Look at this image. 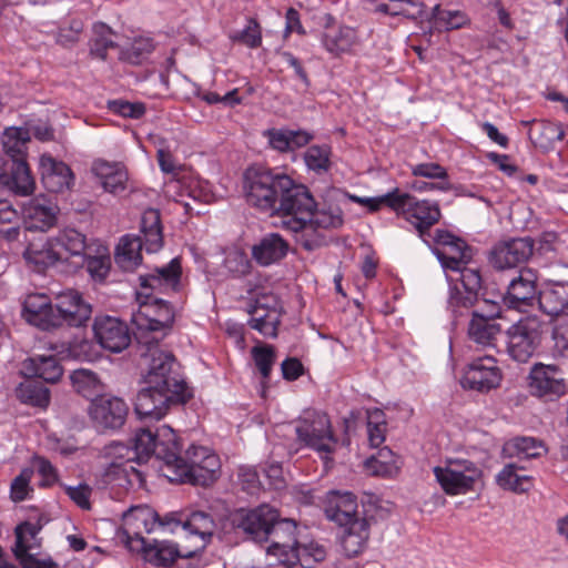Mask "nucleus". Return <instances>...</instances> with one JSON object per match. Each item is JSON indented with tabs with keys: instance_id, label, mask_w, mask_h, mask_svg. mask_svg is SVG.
I'll return each instance as SVG.
<instances>
[{
	"instance_id": "nucleus-1",
	"label": "nucleus",
	"mask_w": 568,
	"mask_h": 568,
	"mask_svg": "<svg viewBox=\"0 0 568 568\" xmlns=\"http://www.w3.org/2000/svg\"><path fill=\"white\" fill-rule=\"evenodd\" d=\"M161 430L159 459L164 462L170 471L166 476L171 481L209 486L217 479L221 462L211 448L192 444L182 457V447L174 428Z\"/></svg>"
},
{
	"instance_id": "nucleus-2",
	"label": "nucleus",
	"mask_w": 568,
	"mask_h": 568,
	"mask_svg": "<svg viewBox=\"0 0 568 568\" xmlns=\"http://www.w3.org/2000/svg\"><path fill=\"white\" fill-rule=\"evenodd\" d=\"M486 288L480 270H466L462 284L448 280L446 311L452 324L457 327L470 316H480L485 321L496 322L501 314L499 303L485 298Z\"/></svg>"
},
{
	"instance_id": "nucleus-3",
	"label": "nucleus",
	"mask_w": 568,
	"mask_h": 568,
	"mask_svg": "<svg viewBox=\"0 0 568 568\" xmlns=\"http://www.w3.org/2000/svg\"><path fill=\"white\" fill-rule=\"evenodd\" d=\"M30 131L10 126L2 134L3 154H0V190L17 195H29L34 189V180L27 163V149Z\"/></svg>"
},
{
	"instance_id": "nucleus-4",
	"label": "nucleus",
	"mask_w": 568,
	"mask_h": 568,
	"mask_svg": "<svg viewBox=\"0 0 568 568\" xmlns=\"http://www.w3.org/2000/svg\"><path fill=\"white\" fill-rule=\"evenodd\" d=\"M142 378L145 386L155 390L173 392L181 395H192L186 383L174 368L178 363L171 352L160 348V338L156 336H138Z\"/></svg>"
},
{
	"instance_id": "nucleus-5",
	"label": "nucleus",
	"mask_w": 568,
	"mask_h": 568,
	"mask_svg": "<svg viewBox=\"0 0 568 568\" xmlns=\"http://www.w3.org/2000/svg\"><path fill=\"white\" fill-rule=\"evenodd\" d=\"M292 185V178L277 169L254 164L243 173V191L246 203L273 216L285 190Z\"/></svg>"
},
{
	"instance_id": "nucleus-6",
	"label": "nucleus",
	"mask_w": 568,
	"mask_h": 568,
	"mask_svg": "<svg viewBox=\"0 0 568 568\" xmlns=\"http://www.w3.org/2000/svg\"><path fill=\"white\" fill-rule=\"evenodd\" d=\"M126 520H135L136 526L142 524L146 532L154 530L155 526H165L171 523L182 525V528L191 536L200 537L201 545L194 550L196 554L203 550L213 536L216 524L211 514L205 511H192L185 519H176L174 515L166 516L164 521L158 520V514L149 506H136L129 509L125 515Z\"/></svg>"
},
{
	"instance_id": "nucleus-7",
	"label": "nucleus",
	"mask_w": 568,
	"mask_h": 568,
	"mask_svg": "<svg viewBox=\"0 0 568 568\" xmlns=\"http://www.w3.org/2000/svg\"><path fill=\"white\" fill-rule=\"evenodd\" d=\"M326 517L345 527L344 542L361 547L369 537V524L357 517V498L351 491H329L325 505Z\"/></svg>"
},
{
	"instance_id": "nucleus-8",
	"label": "nucleus",
	"mask_w": 568,
	"mask_h": 568,
	"mask_svg": "<svg viewBox=\"0 0 568 568\" xmlns=\"http://www.w3.org/2000/svg\"><path fill=\"white\" fill-rule=\"evenodd\" d=\"M232 525L257 542L267 540L271 534L277 535L280 530L286 529L293 532L296 528L293 520L278 521V511L268 505L236 511L232 516Z\"/></svg>"
},
{
	"instance_id": "nucleus-9",
	"label": "nucleus",
	"mask_w": 568,
	"mask_h": 568,
	"mask_svg": "<svg viewBox=\"0 0 568 568\" xmlns=\"http://www.w3.org/2000/svg\"><path fill=\"white\" fill-rule=\"evenodd\" d=\"M316 202L310 190L292 179V185L284 191L274 215L282 216L283 225L292 232L307 230Z\"/></svg>"
},
{
	"instance_id": "nucleus-10",
	"label": "nucleus",
	"mask_w": 568,
	"mask_h": 568,
	"mask_svg": "<svg viewBox=\"0 0 568 568\" xmlns=\"http://www.w3.org/2000/svg\"><path fill=\"white\" fill-rule=\"evenodd\" d=\"M506 352L517 363H527L540 348L542 325L534 317L520 318L506 333Z\"/></svg>"
},
{
	"instance_id": "nucleus-11",
	"label": "nucleus",
	"mask_w": 568,
	"mask_h": 568,
	"mask_svg": "<svg viewBox=\"0 0 568 568\" xmlns=\"http://www.w3.org/2000/svg\"><path fill=\"white\" fill-rule=\"evenodd\" d=\"M435 478L445 494L465 495L473 491L483 473L471 460L449 458L444 466L433 469Z\"/></svg>"
},
{
	"instance_id": "nucleus-12",
	"label": "nucleus",
	"mask_w": 568,
	"mask_h": 568,
	"mask_svg": "<svg viewBox=\"0 0 568 568\" xmlns=\"http://www.w3.org/2000/svg\"><path fill=\"white\" fill-rule=\"evenodd\" d=\"M47 523V517L39 515L34 521L26 520L16 526L12 552L22 568H58V564L51 557L39 559L30 554V550L41 547V538L38 535Z\"/></svg>"
},
{
	"instance_id": "nucleus-13",
	"label": "nucleus",
	"mask_w": 568,
	"mask_h": 568,
	"mask_svg": "<svg viewBox=\"0 0 568 568\" xmlns=\"http://www.w3.org/2000/svg\"><path fill=\"white\" fill-rule=\"evenodd\" d=\"M161 435V428H156V433H152L151 428H139L132 446L113 443L105 448V455L112 458L111 463L143 467L152 455L159 459Z\"/></svg>"
},
{
	"instance_id": "nucleus-14",
	"label": "nucleus",
	"mask_w": 568,
	"mask_h": 568,
	"mask_svg": "<svg viewBox=\"0 0 568 568\" xmlns=\"http://www.w3.org/2000/svg\"><path fill=\"white\" fill-rule=\"evenodd\" d=\"M247 325L266 338L278 336V326L285 314L281 300L274 294H261L246 305Z\"/></svg>"
},
{
	"instance_id": "nucleus-15",
	"label": "nucleus",
	"mask_w": 568,
	"mask_h": 568,
	"mask_svg": "<svg viewBox=\"0 0 568 568\" xmlns=\"http://www.w3.org/2000/svg\"><path fill=\"white\" fill-rule=\"evenodd\" d=\"M149 302L140 306L139 312L133 316V322L140 331L139 336H156L160 341L166 336L174 322V310L172 305L158 297L146 296Z\"/></svg>"
},
{
	"instance_id": "nucleus-16",
	"label": "nucleus",
	"mask_w": 568,
	"mask_h": 568,
	"mask_svg": "<svg viewBox=\"0 0 568 568\" xmlns=\"http://www.w3.org/2000/svg\"><path fill=\"white\" fill-rule=\"evenodd\" d=\"M191 397L178 390L162 392L145 386L136 395L134 412L142 423L159 422L166 415L170 404H185Z\"/></svg>"
},
{
	"instance_id": "nucleus-17",
	"label": "nucleus",
	"mask_w": 568,
	"mask_h": 568,
	"mask_svg": "<svg viewBox=\"0 0 568 568\" xmlns=\"http://www.w3.org/2000/svg\"><path fill=\"white\" fill-rule=\"evenodd\" d=\"M536 271L524 267L518 275L513 277L503 295L504 304L514 310L526 312L528 308L538 305L539 288Z\"/></svg>"
},
{
	"instance_id": "nucleus-18",
	"label": "nucleus",
	"mask_w": 568,
	"mask_h": 568,
	"mask_svg": "<svg viewBox=\"0 0 568 568\" xmlns=\"http://www.w3.org/2000/svg\"><path fill=\"white\" fill-rule=\"evenodd\" d=\"M535 242L531 237H513L496 243L489 252V263L496 270L518 267L532 256Z\"/></svg>"
},
{
	"instance_id": "nucleus-19",
	"label": "nucleus",
	"mask_w": 568,
	"mask_h": 568,
	"mask_svg": "<svg viewBox=\"0 0 568 568\" xmlns=\"http://www.w3.org/2000/svg\"><path fill=\"white\" fill-rule=\"evenodd\" d=\"M93 334L98 344L111 353H121L131 344V331L126 322L110 315L97 316Z\"/></svg>"
},
{
	"instance_id": "nucleus-20",
	"label": "nucleus",
	"mask_w": 568,
	"mask_h": 568,
	"mask_svg": "<svg viewBox=\"0 0 568 568\" xmlns=\"http://www.w3.org/2000/svg\"><path fill=\"white\" fill-rule=\"evenodd\" d=\"M501 377L497 361L493 356H484L466 365L460 384L465 389L485 393L498 387Z\"/></svg>"
},
{
	"instance_id": "nucleus-21",
	"label": "nucleus",
	"mask_w": 568,
	"mask_h": 568,
	"mask_svg": "<svg viewBox=\"0 0 568 568\" xmlns=\"http://www.w3.org/2000/svg\"><path fill=\"white\" fill-rule=\"evenodd\" d=\"M528 381L531 394L547 400H555L567 392L562 372L557 365L534 364Z\"/></svg>"
},
{
	"instance_id": "nucleus-22",
	"label": "nucleus",
	"mask_w": 568,
	"mask_h": 568,
	"mask_svg": "<svg viewBox=\"0 0 568 568\" xmlns=\"http://www.w3.org/2000/svg\"><path fill=\"white\" fill-rule=\"evenodd\" d=\"M406 195L405 204L402 210H397V214H402L414 226L418 237L428 239V231L437 224L442 217V211L438 202L429 200H417L409 193L400 192Z\"/></svg>"
},
{
	"instance_id": "nucleus-23",
	"label": "nucleus",
	"mask_w": 568,
	"mask_h": 568,
	"mask_svg": "<svg viewBox=\"0 0 568 568\" xmlns=\"http://www.w3.org/2000/svg\"><path fill=\"white\" fill-rule=\"evenodd\" d=\"M60 209L49 196L40 194L22 204L21 214L27 231L47 232L58 221Z\"/></svg>"
},
{
	"instance_id": "nucleus-24",
	"label": "nucleus",
	"mask_w": 568,
	"mask_h": 568,
	"mask_svg": "<svg viewBox=\"0 0 568 568\" xmlns=\"http://www.w3.org/2000/svg\"><path fill=\"white\" fill-rule=\"evenodd\" d=\"M98 485L101 488L141 489L145 486V470L131 464L109 463L99 474Z\"/></svg>"
},
{
	"instance_id": "nucleus-25",
	"label": "nucleus",
	"mask_w": 568,
	"mask_h": 568,
	"mask_svg": "<svg viewBox=\"0 0 568 568\" xmlns=\"http://www.w3.org/2000/svg\"><path fill=\"white\" fill-rule=\"evenodd\" d=\"M22 314L29 324L42 331L63 326L57 303L52 304L43 294L29 295L23 303Z\"/></svg>"
},
{
	"instance_id": "nucleus-26",
	"label": "nucleus",
	"mask_w": 568,
	"mask_h": 568,
	"mask_svg": "<svg viewBox=\"0 0 568 568\" xmlns=\"http://www.w3.org/2000/svg\"><path fill=\"white\" fill-rule=\"evenodd\" d=\"M182 266L179 257L172 258L163 266H156L146 274L139 276L140 286L143 290L158 291L160 293H178L181 288Z\"/></svg>"
},
{
	"instance_id": "nucleus-27",
	"label": "nucleus",
	"mask_w": 568,
	"mask_h": 568,
	"mask_svg": "<svg viewBox=\"0 0 568 568\" xmlns=\"http://www.w3.org/2000/svg\"><path fill=\"white\" fill-rule=\"evenodd\" d=\"M128 415V404L116 396H98L89 406V416L98 426H124Z\"/></svg>"
},
{
	"instance_id": "nucleus-28",
	"label": "nucleus",
	"mask_w": 568,
	"mask_h": 568,
	"mask_svg": "<svg viewBox=\"0 0 568 568\" xmlns=\"http://www.w3.org/2000/svg\"><path fill=\"white\" fill-rule=\"evenodd\" d=\"M58 311L63 325L80 327L91 318L92 306L75 290H68L57 297Z\"/></svg>"
},
{
	"instance_id": "nucleus-29",
	"label": "nucleus",
	"mask_w": 568,
	"mask_h": 568,
	"mask_svg": "<svg viewBox=\"0 0 568 568\" xmlns=\"http://www.w3.org/2000/svg\"><path fill=\"white\" fill-rule=\"evenodd\" d=\"M41 182L50 193H62L71 189L74 175L69 165L50 155L40 158Z\"/></svg>"
},
{
	"instance_id": "nucleus-30",
	"label": "nucleus",
	"mask_w": 568,
	"mask_h": 568,
	"mask_svg": "<svg viewBox=\"0 0 568 568\" xmlns=\"http://www.w3.org/2000/svg\"><path fill=\"white\" fill-rule=\"evenodd\" d=\"M288 242L278 233L264 234L251 247L252 258L262 267L281 262L288 253Z\"/></svg>"
},
{
	"instance_id": "nucleus-31",
	"label": "nucleus",
	"mask_w": 568,
	"mask_h": 568,
	"mask_svg": "<svg viewBox=\"0 0 568 568\" xmlns=\"http://www.w3.org/2000/svg\"><path fill=\"white\" fill-rule=\"evenodd\" d=\"M145 561L158 568L172 567L178 558H193L196 550L182 552L178 545L170 541H158L146 545L143 538H139Z\"/></svg>"
},
{
	"instance_id": "nucleus-32",
	"label": "nucleus",
	"mask_w": 568,
	"mask_h": 568,
	"mask_svg": "<svg viewBox=\"0 0 568 568\" xmlns=\"http://www.w3.org/2000/svg\"><path fill=\"white\" fill-rule=\"evenodd\" d=\"M538 306L546 315H560L568 308V281L546 280L539 288Z\"/></svg>"
},
{
	"instance_id": "nucleus-33",
	"label": "nucleus",
	"mask_w": 568,
	"mask_h": 568,
	"mask_svg": "<svg viewBox=\"0 0 568 568\" xmlns=\"http://www.w3.org/2000/svg\"><path fill=\"white\" fill-rule=\"evenodd\" d=\"M463 244L457 246L448 245L445 250L439 247L433 248V254L436 256L440 266L447 271L458 272L459 278L456 281L462 284L463 273L466 270H480L479 267L469 266L473 261L475 248L470 246L465 240Z\"/></svg>"
},
{
	"instance_id": "nucleus-34",
	"label": "nucleus",
	"mask_w": 568,
	"mask_h": 568,
	"mask_svg": "<svg viewBox=\"0 0 568 568\" xmlns=\"http://www.w3.org/2000/svg\"><path fill=\"white\" fill-rule=\"evenodd\" d=\"M531 123L528 131V138L531 143L541 150L544 153H548L555 150V143L561 141L565 136V130L559 122H552L549 120H534L526 122Z\"/></svg>"
},
{
	"instance_id": "nucleus-35",
	"label": "nucleus",
	"mask_w": 568,
	"mask_h": 568,
	"mask_svg": "<svg viewBox=\"0 0 568 568\" xmlns=\"http://www.w3.org/2000/svg\"><path fill=\"white\" fill-rule=\"evenodd\" d=\"M23 257L28 263L42 271L54 265L59 261H67L64 256L52 243V239L40 236L37 242L28 244L23 252Z\"/></svg>"
},
{
	"instance_id": "nucleus-36",
	"label": "nucleus",
	"mask_w": 568,
	"mask_h": 568,
	"mask_svg": "<svg viewBox=\"0 0 568 568\" xmlns=\"http://www.w3.org/2000/svg\"><path fill=\"white\" fill-rule=\"evenodd\" d=\"M321 42L327 52L338 57L351 52L352 48L357 44V31L348 26L326 27L321 36Z\"/></svg>"
},
{
	"instance_id": "nucleus-37",
	"label": "nucleus",
	"mask_w": 568,
	"mask_h": 568,
	"mask_svg": "<svg viewBox=\"0 0 568 568\" xmlns=\"http://www.w3.org/2000/svg\"><path fill=\"white\" fill-rule=\"evenodd\" d=\"M26 375L54 384L63 375V367L54 355H36L23 363Z\"/></svg>"
},
{
	"instance_id": "nucleus-38",
	"label": "nucleus",
	"mask_w": 568,
	"mask_h": 568,
	"mask_svg": "<svg viewBox=\"0 0 568 568\" xmlns=\"http://www.w3.org/2000/svg\"><path fill=\"white\" fill-rule=\"evenodd\" d=\"M95 175L101 180L104 191L120 195L125 192L128 183V172L118 163L106 161H97L93 164Z\"/></svg>"
},
{
	"instance_id": "nucleus-39",
	"label": "nucleus",
	"mask_w": 568,
	"mask_h": 568,
	"mask_svg": "<svg viewBox=\"0 0 568 568\" xmlns=\"http://www.w3.org/2000/svg\"><path fill=\"white\" fill-rule=\"evenodd\" d=\"M141 234L144 242V250L148 253H155L163 246V233L161 214L159 210L148 209L141 216Z\"/></svg>"
},
{
	"instance_id": "nucleus-40",
	"label": "nucleus",
	"mask_w": 568,
	"mask_h": 568,
	"mask_svg": "<svg viewBox=\"0 0 568 568\" xmlns=\"http://www.w3.org/2000/svg\"><path fill=\"white\" fill-rule=\"evenodd\" d=\"M144 242L140 236L123 235L115 251V263L124 271L134 270L142 261Z\"/></svg>"
},
{
	"instance_id": "nucleus-41",
	"label": "nucleus",
	"mask_w": 568,
	"mask_h": 568,
	"mask_svg": "<svg viewBox=\"0 0 568 568\" xmlns=\"http://www.w3.org/2000/svg\"><path fill=\"white\" fill-rule=\"evenodd\" d=\"M296 434L306 446L318 452L332 453L337 445L332 428H296Z\"/></svg>"
},
{
	"instance_id": "nucleus-42",
	"label": "nucleus",
	"mask_w": 568,
	"mask_h": 568,
	"mask_svg": "<svg viewBox=\"0 0 568 568\" xmlns=\"http://www.w3.org/2000/svg\"><path fill=\"white\" fill-rule=\"evenodd\" d=\"M288 547L293 556L303 568H314L316 564L322 562L326 558V549L313 540L302 542L293 540L291 545H283Z\"/></svg>"
},
{
	"instance_id": "nucleus-43",
	"label": "nucleus",
	"mask_w": 568,
	"mask_h": 568,
	"mask_svg": "<svg viewBox=\"0 0 568 568\" xmlns=\"http://www.w3.org/2000/svg\"><path fill=\"white\" fill-rule=\"evenodd\" d=\"M70 379L74 390L91 402L102 396L103 384L94 372L84 368L75 369L71 373Z\"/></svg>"
},
{
	"instance_id": "nucleus-44",
	"label": "nucleus",
	"mask_w": 568,
	"mask_h": 568,
	"mask_svg": "<svg viewBox=\"0 0 568 568\" xmlns=\"http://www.w3.org/2000/svg\"><path fill=\"white\" fill-rule=\"evenodd\" d=\"M155 49V42L150 36L134 37L131 43L120 52V59L133 65L144 63Z\"/></svg>"
},
{
	"instance_id": "nucleus-45",
	"label": "nucleus",
	"mask_w": 568,
	"mask_h": 568,
	"mask_svg": "<svg viewBox=\"0 0 568 568\" xmlns=\"http://www.w3.org/2000/svg\"><path fill=\"white\" fill-rule=\"evenodd\" d=\"M52 239L53 245L64 255L78 256L85 254V236L74 229H64Z\"/></svg>"
},
{
	"instance_id": "nucleus-46",
	"label": "nucleus",
	"mask_w": 568,
	"mask_h": 568,
	"mask_svg": "<svg viewBox=\"0 0 568 568\" xmlns=\"http://www.w3.org/2000/svg\"><path fill=\"white\" fill-rule=\"evenodd\" d=\"M388 409L378 407H359L352 409L349 416L344 419V426H387Z\"/></svg>"
},
{
	"instance_id": "nucleus-47",
	"label": "nucleus",
	"mask_w": 568,
	"mask_h": 568,
	"mask_svg": "<svg viewBox=\"0 0 568 568\" xmlns=\"http://www.w3.org/2000/svg\"><path fill=\"white\" fill-rule=\"evenodd\" d=\"M467 322L469 338L483 346L491 345L496 336L501 332L500 324L485 321L478 315L477 317L470 316Z\"/></svg>"
},
{
	"instance_id": "nucleus-48",
	"label": "nucleus",
	"mask_w": 568,
	"mask_h": 568,
	"mask_svg": "<svg viewBox=\"0 0 568 568\" xmlns=\"http://www.w3.org/2000/svg\"><path fill=\"white\" fill-rule=\"evenodd\" d=\"M518 467L510 463L496 475L497 485L505 489L517 494L526 493L531 487V477L527 475H519Z\"/></svg>"
},
{
	"instance_id": "nucleus-49",
	"label": "nucleus",
	"mask_w": 568,
	"mask_h": 568,
	"mask_svg": "<svg viewBox=\"0 0 568 568\" xmlns=\"http://www.w3.org/2000/svg\"><path fill=\"white\" fill-rule=\"evenodd\" d=\"M18 398L24 403L38 407H47L50 403V390L37 381H27L17 388Z\"/></svg>"
},
{
	"instance_id": "nucleus-50",
	"label": "nucleus",
	"mask_w": 568,
	"mask_h": 568,
	"mask_svg": "<svg viewBox=\"0 0 568 568\" xmlns=\"http://www.w3.org/2000/svg\"><path fill=\"white\" fill-rule=\"evenodd\" d=\"M332 148L328 144H314L306 149L304 162L310 171L317 174L327 173L332 166Z\"/></svg>"
},
{
	"instance_id": "nucleus-51",
	"label": "nucleus",
	"mask_w": 568,
	"mask_h": 568,
	"mask_svg": "<svg viewBox=\"0 0 568 568\" xmlns=\"http://www.w3.org/2000/svg\"><path fill=\"white\" fill-rule=\"evenodd\" d=\"M251 355L256 369L258 371L262 383L266 384L270 381L273 365L276 361V348L271 344H260L251 349Z\"/></svg>"
},
{
	"instance_id": "nucleus-52",
	"label": "nucleus",
	"mask_w": 568,
	"mask_h": 568,
	"mask_svg": "<svg viewBox=\"0 0 568 568\" xmlns=\"http://www.w3.org/2000/svg\"><path fill=\"white\" fill-rule=\"evenodd\" d=\"M505 450L523 458H537L547 452L545 444L535 437H516L506 444Z\"/></svg>"
},
{
	"instance_id": "nucleus-53",
	"label": "nucleus",
	"mask_w": 568,
	"mask_h": 568,
	"mask_svg": "<svg viewBox=\"0 0 568 568\" xmlns=\"http://www.w3.org/2000/svg\"><path fill=\"white\" fill-rule=\"evenodd\" d=\"M343 212L336 205L317 206L313 211L307 229H336L343 224Z\"/></svg>"
},
{
	"instance_id": "nucleus-54",
	"label": "nucleus",
	"mask_w": 568,
	"mask_h": 568,
	"mask_svg": "<svg viewBox=\"0 0 568 568\" xmlns=\"http://www.w3.org/2000/svg\"><path fill=\"white\" fill-rule=\"evenodd\" d=\"M19 214L6 200H0V235L8 242L18 240L20 234Z\"/></svg>"
},
{
	"instance_id": "nucleus-55",
	"label": "nucleus",
	"mask_w": 568,
	"mask_h": 568,
	"mask_svg": "<svg viewBox=\"0 0 568 568\" xmlns=\"http://www.w3.org/2000/svg\"><path fill=\"white\" fill-rule=\"evenodd\" d=\"M408 197L406 195H400V191L398 187L393 189L384 195L367 197L365 200V207L368 212L374 213L381 210L382 205H386L394 212L397 210H402L405 204V200Z\"/></svg>"
},
{
	"instance_id": "nucleus-56",
	"label": "nucleus",
	"mask_w": 568,
	"mask_h": 568,
	"mask_svg": "<svg viewBox=\"0 0 568 568\" xmlns=\"http://www.w3.org/2000/svg\"><path fill=\"white\" fill-rule=\"evenodd\" d=\"M84 265L91 278L102 283L111 270V257L109 254L88 255L83 254Z\"/></svg>"
},
{
	"instance_id": "nucleus-57",
	"label": "nucleus",
	"mask_w": 568,
	"mask_h": 568,
	"mask_svg": "<svg viewBox=\"0 0 568 568\" xmlns=\"http://www.w3.org/2000/svg\"><path fill=\"white\" fill-rule=\"evenodd\" d=\"M108 109L116 115L134 120L141 119L146 112L143 102H130L123 99L108 101Z\"/></svg>"
},
{
	"instance_id": "nucleus-58",
	"label": "nucleus",
	"mask_w": 568,
	"mask_h": 568,
	"mask_svg": "<svg viewBox=\"0 0 568 568\" xmlns=\"http://www.w3.org/2000/svg\"><path fill=\"white\" fill-rule=\"evenodd\" d=\"M552 354L555 357H568V314L562 315L552 329Z\"/></svg>"
},
{
	"instance_id": "nucleus-59",
	"label": "nucleus",
	"mask_w": 568,
	"mask_h": 568,
	"mask_svg": "<svg viewBox=\"0 0 568 568\" xmlns=\"http://www.w3.org/2000/svg\"><path fill=\"white\" fill-rule=\"evenodd\" d=\"M245 28L233 34L231 39L241 42L251 49L258 48L262 44L261 26L255 18H247Z\"/></svg>"
},
{
	"instance_id": "nucleus-60",
	"label": "nucleus",
	"mask_w": 568,
	"mask_h": 568,
	"mask_svg": "<svg viewBox=\"0 0 568 568\" xmlns=\"http://www.w3.org/2000/svg\"><path fill=\"white\" fill-rule=\"evenodd\" d=\"M428 239L426 237H419L433 252L434 247H439L442 250H445L446 246L453 245L457 246L463 244L464 245V239L460 236H457L453 234L452 232L443 229H436L434 232L432 230L428 231Z\"/></svg>"
},
{
	"instance_id": "nucleus-61",
	"label": "nucleus",
	"mask_w": 568,
	"mask_h": 568,
	"mask_svg": "<svg viewBox=\"0 0 568 568\" xmlns=\"http://www.w3.org/2000/svg\"><path fill=\"white\" fill-rule=\"evenodd\" d=\"M224 265L234 277H243L251 272L252 264L245 252L235 250L225 257Z\"/></svg>"
},
{
	"instance_id": "nucleus-62",
	"label": "nucleus",
	"mask_w": 568,
	"mask_h": 568,
	"mask_svg": "<svg viewBox=\"0 0 568 568\" xmlns=\"http://www.w3.org/2000/svg\"><path fill=\"white\" fill-rule=\"evenodd\" d=\"M413 176L426 178L437 181H449L447 169L435 162H425L410 165Z\"/></svg>"
},
{
	"instance_id": "nucleus-63",
	"label": "nucleus",
	"mask_w": 568,
	"mask_h": 568,
	"mask_svg": "<svg viewBox=\"0 0 568 568\" xmlns=\"http://www.w3.org/2000/svg\"><path fill=\"white\" fill-rule=\"evenodd\" d=\"M32 467L41 476V486L50 487L58 483L59 475L57 468L44 457L34 456L32 458Z\"/></svg>"
},
{
	"instance_id": "nucleus-64",
	"label": "nucleus",
	"mask_w": 568,
	"mask_h": 568,
	"mask_svg": "<svg viewBox=\"0 0 568 568\" xmlns=\"http://www.w3.org/2000/svg\"><path fill=\"white\" fill-rule=\"evenodd\" d=\"M33 475V468H23L11 484V499L13 501H22L28 497L30 480Z\"/></svg>"
}]
</instances>
